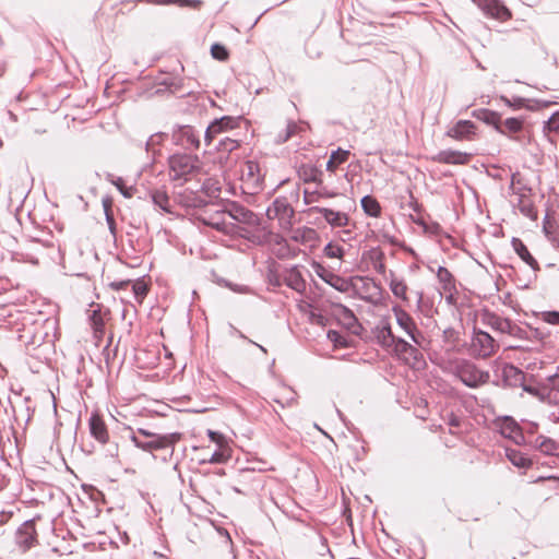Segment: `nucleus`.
<instances>
[{
    "label": "nucleus",
    "mask_w": 559,
    "mask_h": 559,
    "mask_svg": "<svg viewBox=\"0 0 559 559\" xmlns=\"http://www.w3.org/2000/svg\"><path fill=\"white\" fill-rule=\"evenodd\" d=\"M207 436L210 437L211 441L217 444L218 448L229 447L227 439L223 435L213 430H209Z\"/></svg>",
    "instance_id": "5701e85b"
},
{
    "label": "nucleus",
    "mask_w": 559,
    "mask_h": 559,
    "mask_svg": "<svg viewBox=\"0 0 559 559\" xmlns=\"http://www.w3.org/2000/svg\"><path fill=\"white\" fill-rule=\"evenodd\" d=\"M237 146L236 142L235 141H230V146H229V150H233Z\"/></svg>",
    "instance_id": "c03bdc74"
},
{
    "label": "nucleus",
    "mask_w": 559,
    "mask_h": 559,
    "mask_svg": "<svg viewBox=\"0 0 559 559\" xmlns=\"http://www.w3.org/2000/svg\"><path fill=\"white\" fill-rule=\"evenodd\" d=\"M479 341H480V342H483V343H485V344H487V345L489 346V349H486V350H485V355L490 354V352H491V349H492V338H491L488 334H486V333H481V334L479 335Z\"/></svg>",
    "instance_id": "2f4dec72"
},
{
    "label": "nucleus",
    "mask_w": 559,
    "mask_h": 559,
    "mask_svg": "<svg viewBox=\"0 0 559 559\" xmlns=\"http://www.w3.org/2000/svg\"><path fill=\"white\" fill-rule=\"evenodd\" d=\"M329 285L334 287L338 292H348L352 284L348 280H345L336 274L329 276V281L326 282Z\"/></svg>",
    "instance_id": "4468645a"
},
{
    "label": "nucleus",
    "mask_w": 559,
    "mask_h": 559,
    "mask_svg": "<svg viewBox=\"0 0 559 559\" xmlns=\"http://www.w3.org/2000/svg\"><path fill=\"white\" fill-rule=\"evenodd\" d=\"M314 270H316V274L320 278H322L325 283L329 281V276L333 275V273H331L325 267H323L322 265H319V264L314 266Z\"/></svg>",
    "instance_id": "c756f323"
},
{
    "label": "nucleus",
    "mask_w": 559,
    "mask_h": 559,
    "mask_svg": "<svg viewBox=\"0 0 559 559\" xmlns=\"http://www.w3.org/2000/svg\"><path fill=\"white\" fill-rule=\"evenodd\" d=\"M181 438V435L178 432H173L168 435H156L153 438H151L150 441H142L134 431L131 432L130 440L132 443L143 450V451H154V450H160L170 445H174L177 443Z\"/></svg>",
    "instance_id": "f03ea898"
},
{
    "label": "nucleus",
    "mask_w": 559,
    "mask_h": 559,
    "mask_svg": "<svg viewBox=\"0 0 559 559\" xmlns=\"http://www.w3.org/2000/svg\"><path fill=\"white\" fill-rule=\"evenodd\" d=\"M462 378L466 384H468L471 386H475L478 383L484 382L486 380L487 376H485L483 372H476L475 374H473V377L471 379H466L464 376H462Z\"/></svg>",
    "instance_id": "b1692460"
},
{
    "label": "nucleus",
    "mask_w": 559,
    "mask_h": 559,
    "mask_svg": "<svg viewBox=\"0 0 559 559\" xmlns=\"http://www.w3.org/2000/svg\"><path fill=\"white\" fill-rule=\"evenodd\" d=\"M504 103L508 105V106H515L518 108H521V107H524V100L523 99H519L516 100L515 104H511V102L507 98H503Z\"/></svg>",
    "instance_id": "e433bc0d"
},
{
    "label": "nucleus",
    "mask_w": 559,
    "mask_h": 559,
    "mask_svg": "<svg viewBox=\"0 0 559 559\" xmlns=\"http://www.w3.org/2000/svg\"><path fill=\"white\" fill-rule=\"evenodd\" d=\"M240 180L250 193H254L261 185L260 168L257 163L248 160L241 165Z\"/></svg>",
    "instance_id": "7ed1b4c3"
},
{
    "label": "nucleus",
    "mask_w": 559,
    "mask_h": 559,
    "mask_svg": "<svg viewBox=\"0 0 559 559\" xmlns=\"http://www.w3.org/2000/svg\"><path fill=\"white\" fill-rule=\"evenodd\" d=\"M348 154L349 153L347 151L342 150L333 152L326 164L328 170L334 171L340 164H343L344 162L347 160Z\"/></svg>",
    "instance_id": "f8f14e48"
},
{
    "label": "nucleus",
    "mask_w": 559,
    "mask_h": 559,
    "mask_svg": "<svg viewBox=\"0 0 559 559\" xmlns=\"http://www.w3.org/2000/svg\"><path fill=\"white\" fill-rule=\"evenodd\" d=\"M211 55L214 59H217L219 61H225L228 58L227 49L219 44H215L212 46Z\"/></svg>",
    "instance_id": "a211bd4d"
},
{
    "label": "nucleus",
    "mask_w": 559,
    "mask_h": 559,
    "mask_svg": "<svg viewBox=\"0 0 559 559\" xmlns=\"http://www.w3.org/2000/svg\"><path fill=\"white\" fill-rule=\"evenodd\" d=\"M236 213L235 217L243 222H250L252 217V213L245 211L243 209H236Z\"/></svg>",
    "instance_id": "7c9ffc66"
},
{
    "label": "nucleus",
    "mask_w": 559,
    "mask_h": 559,
    "mask_svg": "<svg viewBox=\"0 0 559 559\" xmlns=\"http://www.w3.org/2000/svg\"><path fill=\"white\" fill-rule=\"evenodd\" d=\"M542 319L549 324H559V312L547 311L542 313Z\"/></svg>",
    "instance_id": "bb28decb"
},
{
    "label": "nucleus",
    "mask_w": 559,
    "mask_h": 559,
    "mask_svg": "<svg viewBox=\"0 0 559 559\" xmlns=\"http://www.w3.org/2000/svg\"><path fill=\"white\" fill-rule=\"evenodd\" d=\"M138 437L139 436H143V437H146V438H153L154 436H156L155 433L148 431V430H145V429H139L138 432L135 433Z\"/></svg>",
    "instance_id": "f704fd0d"
},
{
    "label": "nucleus",
    "mask_w": 559,
    "mask_h": 559,
    "mask_svg": "<svg viewBox=\"0 0 559 559\" xmlns=\"http://www.w3.org/2000/svg\"><path fill=\"white\" fill-rule=\"evenodd\" d=\"M473 117L487 124L493 126L499 132L504 133L503 129L500 127L499 114L488 109H478L473 111Z\"/></svg>",
    "instance_id": "0eeeda50"
},
{
    "label": "nucleus",
    "mask_w": 559,
    "mask_h": 559,
    "mask_svg": "<svg viewBox=\"0 0 559 559\" xmlns=\"http://www.w3.org/2000/svg\"><path fill=\"white\" fill-rule=\"evenodd\" d=\"M439 277H440L441 280H445V278H448V277H449V273H448V271H447V270H443V269H440V271H439Z\"/></svg>",
    "instance_id": "4c0bfd02"
},
{
    "label": "nucleus",
    "mask_w": 559,
    "mask_h": 559,
    "mask_svg": "<svg viewBox=\"0 0 559 559\" xmlns=\"http://www.w3.org/2000/svg\"><path fill=\"white\" fill-rule=\"evenodd\" d=\"M129 284L128 281H122V282H112L109 284V286L112 288V289H120V288H123L124 286H127Z\"/></svg>",
    "instance_id": "72a5a7b5"
},
{
    "label": "nucleus",
    "mask_w": 559,
    "mask_h": 559,
    "mask_svg": "<svg viewBox=\"0 0 559 559\" xmlns=\"http://www.w3.org/2000/svg\"><path fill=\"white\" fill-rule=\"evenodd\" d=\"M159 198H160V200H158V199H157V197H156V198H155V201H156V202H157V203H158L163 209H166V207L162 204V203H163V201L165 200V197L160 195Z\"/></svg>",
    "instance_id": "ea45409f"
},
{
    "label": "nucleus",
    "mask_w": 559,
    "mask_h": 559,
    "mask_svg": "<svg viewBox=\"0 0 559 559\" xmlns=\"http://www.w3.org/2000/svg\"><path fill=\"white\" fill-rule=\"evenodd\" d=\"M90 427L92 435L102 443L107 442L108 433L104 421L98 415H93L90 420Z\"/></svg>",
    "instance_id": "9d476101"
},
{
    "label": "nucleus",
    "mask_w": 559,
    "mask_h": 559,
    "mask_svg": "<svg viewBox=\"0 0 559 559\" xmlns=\"http://www.w3.org/2000/svg\"><path fill=\"white\" fill-rule=\"evenodd\" d=\"M509 11L506 8H501L497 12V16L502 20L509 17Z\"/></svg>",
    "instance_id": "c9c22d12"
},
{
    "label": "nucleus",
    "mask_w": 559,
    "mask_h": 559,
    "mask_svg": "<svg viewBox=\"0 0 559 559\" xmlns=\"http://www.w3.org/2000/svg\"><path fill=\"white\" fill-rule=\"evenodd\" d=\"M328 336L336 346H345L346 345L344 337L341 336L336 331H330Z\"/></svg>",
    "instance_id": "c85d7f7f"
},
{
    "label": "nucleus",
    "mask_w": 559,
    "mask_h": 559,
    "mask_svg": "<svg viewBox=\"0 0 559 559\" xmlns=\"http://www.w3.org/2000/svg\"><path fill=\"white\" fill-rule=\"evenodd\" d=\"M299 234H301V239L304 241H316L317 240V233L311 228H305L302 230H298Z\"/></svg>",
    "instance_id": "cd10ccee"
},
{
    "label": "nucleus",
    "mask_w": 559,
    "mask_h": 559,
    "mask_svg": "<svg viewBox=\"0 0 559 559\" xmlns=\"http://www.w3.org/2000/svg\"><path fill=\"white\" fill-rule=\"evenodd\" d=\"M236 126V121L230 117H223L211 123L206 130L205 139L210 143L213 138L226 130L233 129Z\"/></svg>",
    "instance_id": "39448f33"
},
{
    "label": "nucleus",
    "mask_w": 559,
    "mask_h": 559,
    "mask_svg": "<svg viewBox=\"0 0 559 559\" xmlns=\"http://www.w3.org/2000/svg\"><path fill=\"white\" fill-rule=\"evenodd\" d=\"M170 176L175 180L185 179L199 171V162L197 158L188 155H175L170 158Z\"/></svg>",
    "instance_id": "f257e3e1"
},
{
    "label": "nucleus",
    "mask_w": 559,
    "mask_h": 559,
    "mask_svg": "<svg viewBox=\"0 0 559 559\" xmlns=\"http://www.w3.org/2000/svg\"><path fill=\"white\" fill-rule=\"evenodd\" d=\"M438 159L448 164H465L469 159V155L459 151H444L439 154Z\"/></svg>",
    "instance_id": "9b49d317"
},
{
    "label": "nucleus",
    "mask_w": 559,
    "mask_h": 559,
    "mask_svg": "<svg viewBox=\"0 0 559 559\" xmlns=\"http://www.w3.org/2000/svg\"><path fill=\"white\" fill-rule=\"evenodd\" d=\"M394 314L401 329H403L415 343H419L415 335V326L412 318L401 309H394Z\"/></svg>",
    "instance_id": "423d86ee"
},
{
    "label": "nucleus",
    "mask_w": 559,
    "mask_h": 559,
    "mask_svg": "<svg viewBox=\"0 0 559 559\" xmlns=\"http://www.w3.org/2000/svg\"><path fill=\"white\" fill-rule=\"evenodd\" d=\"M324 253L329 257V258H338L341 259L343 257V248L340 247L338 245H334V243H329L325 248H324Z\"/></svg>",
    "instance_id": "412c9836"
},
{
    "label": "nucleus",
    "mask_w": 559,
    "mask_h": 559,
    "mask_svg": "<svg viewBox=\"0 0 559 559\" xmlns=\"http://www.w3.org/2000/svg\"><path fill=\"white\" fill-rule=\"evenodd\" d=\"M390 287H391L392 293L396 297H400L402 299L406 298L407 287L403 281H400L399 278H392L391 283H390Z\"/></svg>",
    "instance_id": "f3484780"
},
{
    "label": "nucleus",
    "mask_w": 559,
    "mask_h": 559,
    "mask_svg": "<svg viewBox=\"0 0 559 559\" xmlns=\"http://www.w3.org/2000/svg\"><path fill=\"white\" fill-rule=\"evenodd\" d=\"M180 141L182 144H190L191 146H198L199 142L191 128L185 127L179 132Z\"/></svg>",
    "instance_id": "2eb2a0df"
},
{
    "label": "nucleus",
    "mask_w": 559,
    "mask_h": 559,
    "mask_svg": "<svg viewBox=\"0 0 559 559\" xmlns=\"http://www.w3.org/2000/svg\"><path fill=\"white\" fill-rule=\"evenodd\" d=\"M326 222L333 227H343L348 224V216L342 212H335L330 209H319L318 210Z\"/></svg>",
    "instance_id": "1a4fd4ad"
},
{
    "label": "nucleus",
    "mask_w": 559,
    "mask_h": 559,
    "mask_svg": "<svg viewBox=\"0 0 559 559\" xmlns=\"http://www.w3.org/2000/svg\"><path fill=\"white\" fill-rule=\"evenodd\" d=\"M509 457L514 465L520 467H524L530 464V461L519 453H510Z\"/></svg>",
    "instance_id": "393cba45"
},
{
    "label": "nucleus",
    "mask_w": 559,
    "mask_h": 559,
    "mask_svg": "<svg viewBox=\"0 0 559 559\" xmlns=\"http://www.w3.org/2000/svg\"><path fill=\"white\" fill-rule=\"evenodd\" d=\"M112 183L119 189V191L126 197L131 198L133 195V189L132 188H126L123 186V181L121 178H117L112 181Z\"/></svg>",
    "instance_id": "a878e982"
},
{
    "label": "nucleus",
    "mask_w": 559,
    "mask_h": 559,
    "mask_svg": "<svg viewBox=\"0 0 559 559\" xmlns=\"http://www.w3.org/2000/svg\"><path fill=\"white\" fill-rule=\"evenodd\" d=\"M159 198H160V200H158V199H157V197H156V198H155V201H156V202H157V203H158L163 209H166V207L162 204V203H163V201L165 200V197L160 195Z\"/></svg>",
    "instance_id": "58836bf2"
},
{
    "label": "nucleus",
    "mask_w": 559,
    "mask_h": 559,
    "mask_svg": "<svg viewBox=\"0 0 559 559\" xmlns=\"http://www.w3.org/2000/svg\"><path fill=\"white\" fill-rule=\"evenodd\" d=\"M361 206L364 211L370 216H378L380 213V205L376 199L371 197H365L361 200Z\"/></svg>",
    "instance_id": "ddd939ff"
},
{
    "label": "nucleus",
    "mask_w": 559,
    "mask_h": 559,
    "mask_svg": "<svg viewBox=\"0 0 559 559\" xmlns=\"http://www.w3.org/2000/svg\"><path fill=\"white\" fill-rule=\"evenodd\" d=\"M132 289H133V293H134L135 297L141 301L142 298L147 293V285L143 281H136V282L133 283Z\"/></svg>",
    "instance_id": "4be33fe9"
},
{
    "label": "nucleus",
    "mask_w": 559,
    "mask_h": 559,
    "mask_svg": "<svg viewBox=\"0 0 559 559\" xmlns=\"http://www.w3.org/2000/svg\"><path fill=\"white\" fill-rule=\"evenodd\" d=\"M546 452H550L552 450V443L548 442L545 444V449H544Z\"/></svg>",
    "instance_id": "a19ab883"
},
{
    "label": "nucleus",
    "mask_w": 559,
    "mask_h": 559,
    "mask_svg": "<svg viewBox=\"0 0 559 559\" xmlns=\"http://www.w3.org/2000/svg\"><path fill=\"white\" fill-rule=\"evenodd\" d=\"M500 431L504 437L510 438L515 442H520L523 439L518 424L511 418H504L501 420Z\"/></svg>",
    "instance_id": "6e6552de"
},
{
    "label": "nucleus",
    "mask_w": 559,
    "mask_h": 559,
    "mask_svg": "<svg viewBox=\"0 0 559 559\" xmlns=\"http://www.w3.org/2000/svg\"><path fill=\"white\" fill-rule=\"evenodd\" d=\"M231 456V449L230 447L226 448H218V450L212 455L210 459V463H224L227 460H229Z\"/></svg>",
    "instance_id": "dca6fc26"
},
{
    "label": "nucleus",
    "mask_w": 559,
    "mask_h": 559,
    "mask_svg": "<svg viewBox=\"0 0 559 559\" xmlns=\"http://www.w3.org/2000/svg\"><path fill=\"white\" fill-rule=\"evenodd\" d=\"M343 312H344V316H345V319L347 320V325L350 328L352 324L355 323V318L354 316L346 309H343Z\"/></svg>",
    "instance_id": "473e14b6"
},
{
    "label": "nucleus",
    "mask_w": 559,
    "mask_h": 559,
    "mask_svg": "<svg viewBox=\"0 0 559 559\" xmlns=\"http://www.w3.org/2000/svg\"><path fill=\"white\" fill-rule=\"evenodd\" d=\"M514 245V249L515 251L518 252V254L524 260L526 261L527 263H531L533 261V258L532 255L530 254L528 250L526 249V247L521 242V241H518L515 240L513 242Z\"/></svg>",
    "instance_id": "aec40b11"
},
{
    "label": "nucleus",
    "mask_w": 559,
    "mask_h": 559,
    "mask_svg": "<svg viewBox=\"0 0 559 559\" xmlns=\"http://www.w3.org/2000/svg\"><path fill=\"white\" fill-rule=\"evenodd\" d=\"M554 385L559 386V376L554 379Z\"/></svg>",
    "instance_id": "37998d69"
},
{
    "label": "nucleus",
    "mask_w": 559,
    "mask_h": 559,
    "mask_svg": "<svg viewBox=\"0 0 559 559\" xmlns=\"http://www.w3.org/2000/svg\"><path fill=\"white\" fill-rule=\"evenodd\" d=\"M522 121L518 118H508L504 122H503V127L506 130H503L504 132L508 131L510 133H515V132H519L521 129H522Z\"/></svg>",
    "instance_id": "6ab92c4d"
},
{
    "label": "nucleus",
    "mask_w": 559,
    "mask_h": 559,
    "mask_svg": "<svg viewBox=\"0 0 559 559\" xmlns=\"http://www.w3.org/2000/svg\"><path fill=\"white\" fill-rule=\"evenodd\" d=\"M475 124L469 120H460L447 132L448 136L455 140L469 139L475 133Z\"/></svg>",
    "instance_id": "20e7f679"
},
{
    "label": "nucleus",
    "mask_w": 559,
    "mask_h": 559,
    "mask_svg": "<svg viewBox=\"0 0 559 559\" xmlns=\"http://www.w3.org/2000/svg\"><path fill=\"white\" fill-rule=\"evenodd\" d=\"M31 539H32V536H31V535L25 539V544H26V545H25V547H26V548H27V547H29V545H31L29 540H31Z\"/></svg>",
    "instance_id": "79ce46f5"
}]
</instances>
